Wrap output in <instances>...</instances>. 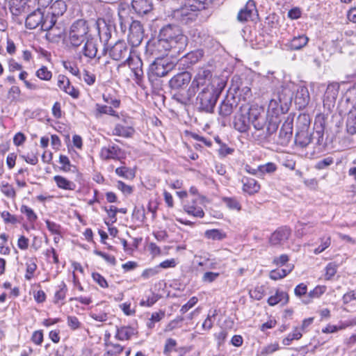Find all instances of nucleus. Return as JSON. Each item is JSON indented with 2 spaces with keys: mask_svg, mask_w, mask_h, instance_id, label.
I'll return each mask as SVG.
<instances>
[{
  "mask_svg": "<svg viewBox=\"0 0 356 356\" xmlns=\"http://www.w3.org/2000/svg\"><path fill=\"white\" fill-rule=\"evenodd\" d=\"M136 334V330L130 326H122L117 328L115 337L120 341L129 340Z\"/></svg>",
  "mask_w": 356,
  "mask_h": 356,
  "instance_id": "nucleus-30",
  "label": "nucleus"
},
{
  "mask_svg": "<svg viewBox=\"0 0 356 356\" xmlns=\"http://www.w3.org/2000/svg\"><path fill=\"white\" fill-rule=\"evenodd\" d=\"M197 13L189 0L187 4L174 11V17L182 24H189L195 21Z\"/></svg>",
  "mask_w": 356,
  "mask_h": 356,
  "instance_id": "nucleus-8",
  "label": "nucleus"
},
{
  "mask_svg": "<svg viewBox=\"0 0 356 356\" xmlns=\"http://www.w3.org/2000/svg\"><path fill=\"white\" fill-rule=\"evenodd\" d=\"M250 122L255 129L262 130L266 124L264 110L257 104H242L234 117L233 127L240 133H246Z\"/></svg>",
  "mask_w": 356,
  "mask_h": 356,
  "instance_id": "nucleus-1",
  "label": "nucleus"
},
{
  "mask_svg": "<svg viewBox=\"0 0 356 356\" xmlns=\"http://www.w3.org/2000/svg\"><path fill=\"white\" fill-rule=\"evenodd\" d=\"M326 287L325 286H317L312 291L304 297L302 302L304 304H308L312 302L314 298H319L322 294L325 292Z\"/></svg>",
  "mask_w": 356,
  "mask_h": 356,
  "instance_id": "nucleus-36",
  "label": "nucleus"
},
{
  "mask_svg": "<svg viewBox=\"0 0 356 356\" xmlns=\"http://www.w3.org/2000/svg\"><path fill=\"white\" fill-rule=\"evenodd\" d=\"M337 270V265L334 263H330L325 268V278L326 280L332 279L336 274Z\"/></svg>",
  "mask_w": 356,
  "mask_h": 356,
  "instance_id": "nucleus-55",
  "label": "nucleus"
},
{
  "mask_svg": "<svg viewBox=\"0 0 356 356\" xmlns=\"http://www.w3.org/2000/svg\"><path fill=\"white\" fill-rule=\"evenodd\" d=\"M239 104V99L234 95H227L220 102L218 114L222 118L229 117Z\"/></svg>",
  "mask_w": 356,
  "mask_h": 356,
  "instance_id": "nucleus-12",
  "label": "nucleus"
},
{
  "mask_svg": "<svg viewBox=\"0 0 356 356\" xmlns=\"http://www.w3.org/2000/svg\"><path fill=\"white\" fill-rule=\"evenodd\" d=\"M132 216L136 220L143 222L145 220V209L143 207H136L133 211Z\"/></svg>",
  "mask_w": 356,
  "mask_h": 356,
  "instance_id": "nucleus-50",
  "label": "nucleus"
},
{
  "mask_svg": "<svg viewBox=\"0 0 356 356\" xmlns=\"http://www.w3.org/2000/svg\"><path fill=\"white\" fill-rule=\"evenodd\" d=\"M63 66L67 70L72 74L76 76H79L80 75V72H79V68L77 67V66L71 63V62H63Z\"/></svg>",
  "mask_w": 356,
  "mask_h": 356,
  "instance_id": "nucleus-58",
  "label": "nucleus"
},
{
  "mask_svg": "<svg viewBox=\"0 0 356 356\" xmlns=\"http://www.w3.org/2000/svg\"><path fill=\"white\" fill-rule=\"evenodd\" d=\"M183 35H184L177 26L168 24L160 30L158 40L154 42V44H161L162 42H168Z\"/></svg>",
  "mask_w": 356,
  "mask_h": 356,
  "instance_id": "nucleus-11",
  "label": "nucleus"
},
{
  "mask_svg": "<svg viewBox=\"0 0 356 356\" xmlns=\"http://www.w3.org/2000/svg\"><path fill=\"white\" fill-rule=\"evenodd\" d=\"M1 191L9 198H15L16 192L12 185L8 183L2 182L1 185Z\"/></svg>",
  "mask_w": 356,
  "mask_h": 356,
  "instance_id": "nucleus-46",
  "label": "nucleus"
},
{
  "mask_svg": "<svg viewBox=\"0 0 356 356\" xmlns=\"http://www.w3.org/2000/svg\"><path fill=\"white\" fill-rule=\"evenodd\" d=\"M310 96L307 87L300 86L296 91L295 103L299 109L305 108L309 104Z\"/></svg>",
  "mask_w": 356,
  "mask_h": 356,
  "instance_id": "nucleus-22",
  "label": "nucleus"
},
{
  "mask_svg": "<svg viewBox=\"0 0 356 356\" xmlns=\"http://www.w3.org/2000/svg\"><path fill=\"white\" fill-rule=\"evenodd\" d=\"M134 131L131 127H124L120 124H118L113 129V134L115 136L128 138L131 136Z\"/></svg>",
  "mask_w": 356,
  "mask_h": 356,
  "instance_id": "nucleus-39",
  "label": "nucleus"
},
{
  "mask_svg": "<svg viewBox=\"0 0 356 356\" xmlns=\"http://www.w3.org/2000/svg\"><path fill=\"white\" fill-rule=\"evenodd\" d=\"M177 63L168 58H157L150 65L147 72V77L151 83H154L159 77L166 76L175 69Z\"/></svg>",
  "mask_w": 356,
  "mask_h": 356,
  "instance_id": "nucleus-4",
  "label": "nucleus"
},
{
  "mask_svg": "<svg viewBox=\"0 0 356 356\" xmlns=\"http://www.w3.org/2000/svg\"><path fill=\"white\" fill-rule=\"evenodd\" d=\"M265 290L263 286H257L250 291V296L257 300H260L264 296Z\"/></svg>",
  "mask_w": 356,
  "mask_h": 356,
  "instance_id": "nucleus-57",
  "label": "nucleus"
},
{
  "mask_svg": "<svg viewBox=\"0 0 356 356\" xmlns=\"http://www.w3.org/2000/svg\"><path fill=\"white\" fill-rule=\"evenodd\" d=\"M308 41V37L305 35H300L293 37L288 46L291 50H300L307 45Z\"/></svg>",
  "mask_w": 356,
  "mask_h": 356,
  "instance_id": "nucleus-31",
  "label": "nucleus"
},
{
  "mask_svg": "<svg viewBox=\"0 0 356 356\" xmlns=\"http://www.w3.org/2000/svg\"><path fill=\"white\" fill-rule=\"evenodd\" d=\"M205 236L209 239L213 240H222L225 238L226 235L225 233L218 229H210L207 230L204 234Z\"/></svg>",
  "mask_w": 356,
  "mask_h": 356,
  "instance_id": "nucleus-45",
  "label": "nucleus"
},
{
  "mask_svg": "<svg viewBox=\"0 0 356 356\" xmlns=\"http://www.w3.org/2000/svg\"><path fill=\"white\" fill-rule=\"evenodd\" d=\"M36 76L42 80L49 81L51 79L52 74L47 67L42 66L36 72Z\"/></svg>",
  "mask_w": 356,
  "mask_h": 356,
  "instance_id": "nucleus-52",
  "label": "nucleus"
},
{
  "mask_svg": "<svg viewBox=\"0 0 356 356\" xmlns=\"http://www.w3.org/2000/svg\"><path fill=\"white\" fill-rule=\"evenodd\" d=\"M20 211L26 216L27 220L31 222H33L37 220L36 214L30 207L22 205L20 208Z\"/></svg>",
  "mask_w": 356,
  "mask_h": 356,
  "instance_id": "nucleus-48",
  "label": "nucleus"
},
{
  "mask_svg": "<svg viewBox=\"0 0 356 356\" xmlns=\"http://www.w3.org/2000/svg\"><path fill=\"white\" fill-rule=\"evenodd\" d=\"M1 216L6 223L16 224L19 222L17 217L11 215L8 211H3Z\"/></svg>",
  "mask_w": 356,
  "mask_h": 356,
  "instance_id": "nucleus-63",
  "label": "nucleus"
},
{
  "mask_svg": "<svg viewBox=\"0 0 356 356\" xmlns=\"http://www.w3.org/2000/svg\"><path fill=\"white\" fill-rule=\"evenodd\" d=\"M353 109H350L348 114L346 121V130L350 134H356V102H352Z\"/></svg>",
  "mask_w": 356,
  "mask_h": 356,
  "instance_id": "nucleus-27",
  "label": "nucleus"
},
{
  "mask_svg": "<svg viewBox=\"0 0 356 356\" xmlns=\"http://www.w3.org/2000/svg\"><path fill=\"white\" fill-rule=\"evenodd\" d=\"M266 131L268 135H271L275 132L278 128L280 120L277 116L265 115Z\"/></svg>",
  "mask_w": 356,
  "mask_h": 356,
  "instance_id": "nucleus-33",
  "label": "nucleus"
},
{
  "mask_svg": "<svg viewBox=\"0 0 356 356\" xmlns=\"http://www.w3.org/2000/svg\"><path fill=\"white\" fill-rule=\"evenodd\" d=\"M67 6L64 1L63 0H56L54 2L50 8V12H48L51 15L57 17L58 16L63 15V13L66 11Z\"/></svg>",
  "mask_w": 356,
  "mask_h": 356,
  "instance_id": "nucleus-32",
  "label": "nucleus"
},
{
  "mask_svg": "<svg viewBox=\"0 0 356 356\" xmlns=\"http://www.w3.org/2000/svg\"><path fill=\"white\" fill-rule=\"evenodd\" d=\"M92 277L101 287L107 288L108 284L105 278L98 273H92Z\"/></svg>",
  "mask_w": 356,
  "mask_h": 356,
  "instance_id": "nucleus-62",
  "label": "nucleus"
},
{
  "mask_svg": "<svg viewBox=\"0 0 356 356\" xmlns=\"http://www.w3.org/2000/svg\"><path fill=\"white\" fill-rule=\"evenodd\" d=\"M212 77V72L210 70L205 67H200L191 83L190 88L188 90V95L190 97L195 95L196 90L200 86L207 85L209 83Z\"/></svg>",
  "mask_w": 356,
  "mask_h": 356,
  "instance_id": "nucleus-9",
  "label": "nucleus"
},
{
  "mask_svg": "<svg viewBox=\"0 0 356 356\" xmlns=\"http://www.w3.org/2000/svg\"><path fill=\"white\" fill-rule=\"evenodd\" d=\"M54 180L60 188L70 191H74L76 188V184L74 182L67 180L62 176L56 175L54 177Z\"/></svg>",
  "mask_w": 356,
  "mask_h": 356,
  "instance_id": "nucleus-35",
  "label": "nucleus"
},
{
  "mask_svg": "<svg viewBox=\"0 0 356 356\" xmlns=\"http://www.w3.org/2000/svg\"><path fill=\"white\" fill-rule=\"evenodd\" d=\"M67 325L73 330H75L81 327V323L76 316H68L67 318Z\"/></svg>",
  "mask_w": 356,
  "mask_h": 356,
  "instance_id": "nucleus-64",
  "label": "nucleus"
},
{
  "mask_svg": "<svg viewBox=\"0 0 356 356\" xmlns=\"http://www.w3.org/2000/svg\"><path fill=\"white\" fill-rule=\"evenodd\" d=\"M184 211L189 215L197 218H203L204 212L200 207H195L193 204H185L184 207Z\"/></svg>",
  "mask_w": 356,
  "mask_h": 356,
  "instance_id": "nucleus-41",
  "label": "nucleus"
},
{
  "mask_svg": "<svg viewBox=\"0 0 356 356\" xmlns=\"http://www.w3.org/2000/svg\"><path fill=\"white\" fill-rule=\"evenodd\" d=\"M334 160L332 157H327L322 160H320L315 165V168L318 170H322L327 168L332 164Z\"/></svg>",
  "mask_w": 356,
  "mask_h": 356,
  "instance_id": "nucleus-60",
  "label": "nucleus"
},
{
  "mask_svg": "<svg viewBox=\"0 0 356 356\" xmlns=\"http://www.w3.org/2000/svg\"><path fill=\"white\" fill-rule=\"evenodd\" d=\"M161 44H154L155 51L161 54H169L170 57L175 58L184 51L188 44V38L183 35L168 42H162Z\"/></svg>",
  "mask_w": 356,
  "mask_h": 356,
  "instance_id": "nucleus-3",
  "label": "nucleus"
},
{
  "mask_svg": "<svg viewBox=\"0 0 356 356\" xmlns=\"http://www.w3.org/2000/svg\"><path fill=\"white\" fill-rule=\"evenodd\" d=\"M26 270L25 278L27 280H30L33 277L34 272L37 269V265L33 261L31 260L26 264Z\"/></svg>",
  "mask_w": 356,
  "mask_h": 356,
  "instance_id": "nucleus-51",
  "label": "nucleus"
},
{
  "mask_svg": "<svg viewBox=\"0 0 356 356\" xmlns=\"http://www.w3.org/2000/svg\"><path fill=\"white\" fill-rule=\"evenodd\" d=\"M192 7L200 10L208 8L213 3V0H190Z\"/></svg>",
  "mask_w": 356,
  "mask_h": 356,
  "instance_id": "nucleus-43",
  "label": "nucleus"
},
{
  "mask_svg": "<svg viewBox=\"0 0 356 356\" xmlns=\"http://www.w3.org/2000/svg\"><path fill=\"white\" fill-rule=\"evenodd\" d=\"M127 65L133 72L135 76V81L139 86H143L144 72L143 70V62L140 58L135 53H132L127 57L122 63Z\"/></svg>",
  "mask_w": 356,
  "mask_h": 356,
  "instance_id": "nucleus-7",
  "label": "nucleus"
},
{
  "mask_svg": "<svg viewBox=\"0 0 356 356\" xmlns=\"http://www.w3.org/2000/svg\"><path fill=\"white\" fill-rule=\"evenodd\" d=\"M88 27L84 19H78L74 22L69 32V42L70 44L76 48L87 40Z\"/></svg>",
  "mask_w": 356,
  "mask_h": 356,
  "instance_id": "nucleus-5",
  "label": "nucleus"
},
{
  "mask_svg": "<svg viewBox=\"0 0 356 356\" xmlns=\"http://www.w3.org/2000/svg\"><path fill=\"white\" fill-rule=\"evenodd\" d=\"M291 232L287 227H280L271 234L269 241L273 245L281 244L289 239Z\"/></svg>",
  "mask_w": 356,
  "mask_h": 356,
  "instance_id": "nucleus-20",
  "label": "nucleus"
},
{
  "mask_svg": "<svg viewBox=\"0 0 356 356\" xmlns=\"http://www.w3.org/2000/svg\"><path fill=\"white\" fill-rule=\"evenodd\" d=\"M219 275L220 274L218 273L206 272L203 275L202 280L204 283H211L215 281Z\"/></svg>",
  "mask_w": 356,
  "mask_h": 356,
  "instance_id": "nucleus-59",
  "label": "nucleus"
},
{
  "mask_svg": "<svg viewBox=\"0 0 356 356\" xmlns=\"http://www.w3.org/2000/svg\"><path fill=\"white\" fill-rule=\"evenodd\" d=\"M339 84L337 82L330 83L327 85L323 96L324 106H334L339 94Z\"/></svg>",
  "mask_w": 356,
  "mask_h": 356,
  "instance_id": "nucleus-17",
  "label": "nucleus"
},
{
  "mask_svg": "<svg viewBox=\"0 0 356 356\" xmlns=\"http://www.w3.org/2000/svg\"><path fill=\"white\" fill-rule=\"evenodd\" d=\"M115 173L127 179H133L135 177V171L134 169L122 166L115 169Z\"/></svg>",
  "mask_w": 356,
  "mask_h": 356,
  "instance_id": "nucleus-42",
  "label": "nucleus"
},
{
  "mask_svg": "<svg viewBox=\"0 0 356 356\" xmlns=\"http://www.w3.org/2000/svg\"><path fill=\"white\" fill-rule=\"evenodd\" d=\"M309 122V116L307 115H300L298 118V131L296 134L295 142L302 147H305L312 143V134L308 131Z\"/></svg>",
  "mask_w": 356,
  "mask_h": 356,
  "instance_id": "nucleus-6",
  "label": "nucleus"
},
{
  "mask_svg": "<svg viewBox=\"0 0 356 356\" xmlns=\"http://www.w3.org/2000/svg\"><path fill=\"white\" fill-rule=\"evenodd\" d=\"M131 49L123 40H118L109 49V56L114 60H121L131 55Z\"/></svg>",
  "mask_w": 356,
  "mask_h": 356,
  "instance_id": "nucleus-10",
  "label": "nucleus"
},
{
  "mask_svg": "<svg viewBox=\"0 0 356 356\" xmlns=\"http://www.w3.org/2000/svg\"><path fill=\"white\" fill-rule=\"evenodd\" d=\"M43 19V13L40 9H37L30 13L25 22V26L29 29H34L38 26H40Z\"/></svg>",
  "mask_w": 356,
  "mask_h": 356,
  "instance_id": "nucleus-23",
  "label": "nucleus"
},
{
  "mask_svg": "<svg viewBox=\"0 0 356 356\" xmlns=\"http://www.w3.org/2000/svg\"><path fill=\"white\" fill-rule=\"evenodd\" d=\"M243 183V191L249 195H253L257 193L260 189V185L258 182L250 177H243L241 180Z\"/></svg>",
  "mask_w": 356,
  "mask_h": 356,
  "instance_id": "nucleus-26",
  "label": "nucleus"
},
{
  "mask_svg": "<svg viewBox=\"0 0 356 356\" xmlns=\"http://www.w3.org/2000/svg\"><path fill=\"white\" fill-rule=\"evenodd\" d=\"M302 333L298 330V328H296L293 333L289 334L286 338L283 339L282 343L285 346H288L290 344L291 341L294 339H300L302 337Z\"/></svg>",
  "mask_w": 356,
  "mask_h": 356,
  "instance_id": "nucleus-56",
  "label": "nucleus"
},
{
  "mask_svg": "<svg viewBox=\"0 0 356 356\" xmlns=\"http://www.w3.org/2000/svg\"><path fill=\"white\" fill-rule=\"evenodd\" d=\"M57 17L47 13L45 16L43 15L42 22L40 25L42 31L49 32L56 25Z\"/></svg>",
  "mask_w": 356,
  "mask_h": 356,
  "instance_id": "nucleus-34",
  "label": "nucleus"
},
{
  "mask_svg": "<svg viewBox=\"0 0 356 356\" xmlns=\"http://www.w3.org/2000/svg\"><path fill=\"white\" fill-rule=\"evenodd\" d=\"M95 107H96L95 115L97 118L100 117L102 114H108V115H110L112 116L118 117L116 111H115L111 106L97 104L95 105Z\"/></svg>",
  "mask_w": 356,
  "mask_h": 356,
  "instance_id": "nucleus-40",
  "label": "nucleus"
},
{
  "mask_svg": "<svg viewBox=\"0 0 356 356\" xmlns=\"http://www.w3.org/2000/svg\"><path fill=\"white\" fill-rule=\"evenodd\" d=\"M191 79V74L188 72H183L175 75L169 82L172 89H179L186 86Z\"/></svg>",
  "mask_w": 356,
  "mask_h": 356,
  "instance_id": "nucleus-21",
  "label": "nucleus"
},
{
  "mask_svg": "<svg viewBox=\"0 0 356 356\" xmlns=\"http://www.w3.org/2000/svg\"><path fill=\"white\" fill-rule=\"evenodd\" d=\"M224 87L223 82L218 83V88H214L213 85H207L197 97L196 104L198 108L206 113H213L217 99Z\"/></svg>",
  "mask_w": 356,
  "mask_h": 356,
  "instance_id": "nucleus-2",
  "label": "nucleus"
},
{
  "mask_svg": "<svg viewBox=\"0 0 356 356\" xmlns=\"http://www.w3.org/2000/svg\"><path fill=\"white\" fill-rule=\"evenodd\" d=\"M321 244L314 250V252L316 254L321 253L322 252H323L326 248H327L330 245V243H331L330 236H323L321 238Z\"/></svg>",
  "mask_w": 356,
  "mask_h": 356,
  "instance_id": "nucleus-49",
  "label": "nucleus"
},
{
  "mask_svg": "<svg viewBox=\"0 0 356 356\" xmlns=\"http://www.w3.org/2000/svg\"><path fill=\"white\" fill-rule=\"evenodd\" d=\"M143 39V26L138 21H133L129 26L128 40L133 47H138Z\"/></svg>",
  "mask_w": 356,
  "mask_h": 356,
  "instance_id": "nucleus-13",
  "label": "nucleus"
},
{
  "mask_svg": "<svg viewBox=\"0 0 356 356\" xmlns=\"http://www.w3.org/2000/svg\"><path fill=\"white\" fill-rule=\"evenodd\" d=\"M284 300V303H286L289 300V296L287 293L284 291H277L276 293L274 296H271L268 299V303L270 306H274L279 302H281Z\"/></svg>",
  "mask_w": 356,
  "mask_h": 356,
  "instance_id": "nucleus-37",
  "label": "nucleus"
},
{
  "mask_svg": "<svg viewBox=\"0 0 356 356\" xmlns=\"http://www.w3.org/2000/svg\"><path fill=\"white\" fill-rule=\"evenodd\" d=\"M314 226L312 224L298 222L296 227V235L298 237H302L304 235L309 233V229L312 228Z\"/></svg>",
  "mask_w": 356,
  "mask_h": 356,
  "instance_id": "nucleus-44",
  "label": "nucleus"
},
{
  "mask_svg": "<svg viewBox=\"0 0 356 356\" xmlns=\"http://www.w3.org/2000/svg\"><path fill=\"white\" fill-rule=\"evenodd\" d=\"M288 110H284V106L278 102L275 97H273L269 102L267 115L269 116H277L280 114L285 113Z\"/></svg>",
  "mask_w": 356,
  "mask_h": 356,
  "instance_id": "nucleus-28",
  "label": "nucleus"
},
{
  "mask_svg": "<svg viewBox=\"0 0 356 356\" xmlns=\"http://www.w3.org/2000/svg\"><path fill=\"white\" fill-rule=\"evenodd\" d=\"M257 13L255 2L249 0L245 6L240 10L237 15V20L241 23L252 20V17Z\"/></svg>",
  "mask_w": 356,
  "mask_h": 356,
  "instance_id": "nucleus-15",
  "label": "nucleus"
},
{
  "mask_svg": "<svg viewBox=\"0 0 356 356\" xmlns=\"http://www.w3.org/2000/svg\"><path fill=\"white\" fill-rule=\"evenodd\" d=\"M165 316V312L160 310L158 312L152 313L151 318L147 323V325L149 328L152 329L154 327V323L160 321Z\"/></svg>",
  "mask_w": 356,
  "mask_h": 356,
  "instance_id": "nucleus-47",
  "label": "nucleus"
},
{
  "mask_svg": "<svg viewBox=\"0 0 356 356\" xmlns=\"http://www.w3.org/2000/svg\"><path fill=\"white\" fill-rule=\"evenodd\" d=\"M223 202L225 203L227 207L231 209L241 210V205L239 202L234 197H223Z\"/></svg>",
  "mask_w": 356,
  "mask_h": 356,
  "instance_id": "nucleus-53",
  "label": "nucleus"
},
{
  "mask_svg": "<svg viewBox=\"0 0 356 356\" xmlns=\"http://www.w3.org/2000/svg\"><path fill=\"white\" fill-rule=\"evenodd\" d=\"M293 118L288 116L283 123L280 132L277 143L281 145H286L290 141L293 134Z\"/></svg>",
  "mask_w": 356,
  "mask_h": 356,
  "instance_id": "nucleus-14",
  "label": "nucleus"
},
{
  "mask_svg": "<svg viewBox=\"0 0 356 356\" xmlns=\"http://www.w3.org/2000/svg\"><path fill=\"white\" fill-rule=\"evenodd\" d=\"M152 0H132L131 8L139 16L148 14L153 9Z\"/></svg>",
  "mask_w": 356,
  "mask_h": 356,
  "instance_id": "nucleus-19",
  "label": "nucleus"
},
{
  "mask_svg": "<svg viewBox=\"0 0 356 356\" xmlns=\"http://www.w3.org/2000/svg\"><path fill=\"white\" fill-rule=\"evenodd\" d=\"M325 122V120L323 117H318L315 122V129L312 134V142L315 140L316 145L319 146L325 145L324 139Z\"/></svg>",
  "mask_w": 356,
  "mask_h": 356,
  "instance_id": "nucleus-16",
  "label": "nucleus"
},
{
  "mask_svg": "<svg viewBox=\"0 0 356 356\" xmlns=\"http://www.w3.org/2000/svg\"><path fill=\"white\" fill-rule=\"evenodd\" d=\"M293 268V265H288L286 268L273 270L270 272L269 277L271 280H277L286 277Z\"/></svg>",
  "mask_w": 356,
  "mask_h": 356,
  "instance_id": "nucleus-38",
  "label": "nucleus"
},
{
  "mask_svg": "<svg viewBox=\"0 0 356 356\" xmlns=\"http://www.w3.org/2000/svg\"><path fill=\"white\" fill-rule=\"evenodd\" d=\"M204 55V52L203 49H196L195 51H190L183 56L179 59V61L181 65L188 68L199 62L203 58Z\"/></svg>",
  "mask_w": 356,
  "mask_h": 356,
  "instance_id": "nucleus-18",
  "label": "nucleus"
},
{
  "mask_svg": "<svg viewBox=\"0 0 356 356\" xmlns=\"http://www.w3.org/2000/svg\"><path fill=\"white\" fill-rule=\"evenodd\" d=\"M184 321L182 316H178L175 319L171 321L166 327V331H172L177 327H181V323Z\"/></svg>",
  "mask_w": 356,
  "mask_h": 356,
  "instance_id": "nucleus-61",
  "label": "nucleus"
},
{
  "mask_svg": "<svg viewBox=\"0 0 356 356\" xmlns=\"http://www.w3.org/2000/svg\"><path fill=\"white\" fill-rule=\"evenodd\" d=\"M276 169V165L271 162L259 166V170H260L261 176L263 175L264 173H272L275 172Z\"/></svg>",
  "mask_w": 356,
  "mask_h": 356,
  "instance_id": "nucleus-54",
  "label": "nucleus"
},
{
  "mask_svg": "<svg viewBox=\"0 0 356 356\" xmlns=\"http://www.w3.org/2000/svg\"><path fill=\"white\" fill-rule=\"evenodd\" d=\"M284 106V110L289 109L292 102L293 93L289 88H282L274 97Z\"/></svg>",
  "mask_w": 356,
  "mask_h": 356,
  "instance_id": "nucleus-24",
  "label": "nucleus"
},
{
  "mask_svg": "<svg viewBox=\"0 0 356 356\" xmlns=\"http://www.w3.org/2000/svg\"><path fill=\"white\" fill-rule=\"evenodd\" d=\"M121 154V149L117 145L104 147L101 151V156L107 159H119Z\"/></svg>",
  "mask_w": 356,
  "mask_h": 356,
  "instance_id": "nucleus-29",
  "label": "nucleus"
},
{
  "mask_svg": "<svg viewBox=\"0 0 356 356\" xmlns=\"http://www.w3.org/2000/svg\"><path fill=\"white\" fill-rule=\"evenodd\" d=\"M97 44L96 41L93 40L92 39H87L82 52L84 56L92 59V58H97L98 60L101 58V56H97Z\"/></svg>",
  "mask_w": 356,
  "mask_h": 356,
  "instance_id": "nucleus-25",
  "label": "nucleus"
}]
</instances>
